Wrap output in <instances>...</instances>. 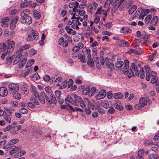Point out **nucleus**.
<instances>
[{"label": "nucleus", "instance_id": "nucleus-1", "mask_svg": "<svg viewBox=\"0 0 159 159\" xmlns=\"http://www.w3.org/2000/svg\"><path fill=\"white\" fill-rule=\"evenodd\" d=\"M87 103V102L85 101L84 98L83 100L80 97L77 96L76 94H72L71 95V97H70V103L74 106H77L78 104L80 105L81 107L84 108Z\"/></svg>", "mask_w": 159, "mask_h": 159}, {"label": "nucleus", "instance_id": "nucleus-2", "mask_svg": "<svg viewBox=\"0 0 159 159\" xmlns=\"http://www.w3.org/2000/svg\"><path fill=\"white\" fill-rule=\"evenodd\" d=\"M21 147L20 146H12L7 147V145H5L3 147V148L6 149L7 152H9L10 155H13L18 151L21 150Z\"/></svg>", "mask_w": 159, "mask_h": 159}, {"label": "nucleus", "instance_id": "nucleus-3", "mask_svg": "<svg viewBox=\"0 0 159 159\" xmlns=\"http://www.w3.org/2000/svg\"><path fill=\"white\" fill-rule=\"evenodd\" d=\"M122 1H106L104 7H112L115 8L118 7Z\"/></svg>", "mask_w": 159, "mask_h": 159}, {"label": "nucleus", "instance_id": "nucleus-4", "mask_svg": "<svg viewBox=\"0 0 159 159\" xmlns=\"http://www.w3.org/2000/svg\"><path fill=\"white\" fill-rule=\"evenodd\" d=\"M79 5V3L77 2H74L70 3V8H72V11L73 12L76 11L79 15L81 16H83L85 14V11L83 10L79 9H76Z\"/></svg>", "mask_w": 159, "mask_h": 159}, {"label": "nucleus", "instance_id": "nucleus-5", "mask_svg": "<svg viewBox=\"0 0 159 159\" xmlns=\"http://www.w3.org/2000/svg\"><path fill=\"white\" fill-rule=\"evenodd\" d=\"M6 43L7 45V52H12L14 50L15 48V42L13 41L8 39L7 40Z\"/></svg>", "mask_w": 159, "mask_h": 159}, {"label": "nucleus", "instance_id": "nucleus-6", "mask_svg": "<svg viewBox=\"0 0 159 159\" xmlns=\"http://www.w3.org/2000/svg\"><path fill=\"white\" fill-rule=\"evenodd\" d=\"M35 98H37L41 103L44 104L45 103V99L46 100L48 96L44 92H41L39 94H38L37 96H36Z\"/></svg>", "mask_w": 159, "mask_h": 159}, {"label": "nucleus", "instance_id": "nucleus-7", "mask_svg": "<svg viewBox=\"0 0 159 159\" xmlns=\"http://www.w3.org/2000/svg\"><path fill=\"white\" fill-rule=\"evenodd\" d=\"M13 56L15 57L13 61V64L15 65L19 62L20 58L22 56V54L21 52L17 50L14 53Z\"/></svg>", "mask_w": 159, "mask_h": 159}, {"label": "nucleus", "instance_id": "nucleus-8", "mask_svg": "<svg viewBox=\"0 0 159 159\" xmlns=\"http://www.w3.org/2000/svg\"><path fill=\"white\" fill-rule=\"evenodd\" d=\"M9 90L11 93L18 91L19 89V85L15 83H12L8 85Z\"/></svg>", "mask_w": 159, "mask_h": 159}, {"label": "nucleus", "instance_id": "nucleus-9", "mask_svg": "<svg viewBox=\"0 0 159 159\" xmlns=\"http://www.w3.org/2000/svg\"><path fill=\"white\" fill-rule=\"evenodd\" d=\"M106 90L103 89L101 90L96 95L95 97V98L97 100H99L103 98L106 96Z\"/></svg>", "mask_w": 159, "mask_h": 159}, {"label": "nucleus", "instance_id": "nucleus-10", "mask_svg": "<svg viewBox=\"0 0 159 159\" xmlns=\"http://www.w3.org/2000/svg\"><path fill=\"white\" fill-rule=\"evenodd\" d=\"M65 102L66 104L61 105V109H66L69 111L70 110V99L69 96H68L67 97L65 98Z\"/></svg>", "mask_w": 159, "mask_h": 159}, {"label": "nucleus", "instance_id": "nucleus-11", "mask_svg": "<svg viewBox=\"0 0 159 159\" xmlns=\"http://www.w3.org/2000/svg\"><path fill=\"white\" fill-rule=\"evenodd\" d=\"M21 21L24 24L30 25L32 22V19L30 16H27V17L21 19Z\"/></svg>", "mask_w": 159, "mask_h": 159}, {"label": "nucleus", "instance_id": "nucleus-12", "mask_svg": "<svg viewBox=\"0 0 159 159\" xmlns=\"http://www.w3.org/2000/svg\"><path fill=\"white\" fill-rule=\"evenodd\" d=\"M84 100L85 101H87V106L88 107H89L90 108L93 110H96L97 107V105L93 103L87 98H84Z\"/></svg>", "mask_w": 159, "mask_h": 159}, {"label": "nucleus", "instance_id": "nucleus-13", "mask_svg": "<svg viewBox=\"0 0 159 159\" xmlns=\"http://www.w3.org/2000/svg\"><path fill=\"white\" fill-rule=\"evenodd\" d=\"M7 94L8 91L6 87H2L0 88V95L1 96H6Z\"/></svg>", "mask_w": 159, "mask_h": 159}, {"label": "nucleus", "instance_id": "nucleus-14", "mask_svg": "<svg viewBox=\"0 0 159 159\" xmlns=\"http://www.w3.org/2000/svg\"><path fill=\"white\" fill-rule=\"evenodd\" d=\"M31 47V46L30 44H25L21 46L17 51L22 53L23 50L27 49Z\"/></svg>", "mask_w": 159, "mask_h": 159}, {"label": "nucleus", "instance_id": "nucleus-15", "mask_svg": "<svg viewBox=\"0 0 159 159\" xmlns=\"http://www.w3.org/2000/svg\"><path fill=\"white\" fill-rule=\"evenodd\" d=\"M148 98H142L139 100L140 105L141 106L144 107L148 103Z\"/></svg>", "mask_w": 159, "mask_h": 159}, {"label": "nucleus", "instance_id": "nucleus-16", "mask_svg": "<svg viewBox=\"0 0 159 159\" xmlns=\"http://www.w3.org/2000/svg\"><path fill=\"white\" fill-rule=\"evenodd\" d=\"M118 42L116 43V44L119 46L122 47H125L129 45L128 42H125L123 40L120 39Z\"/></svg>", "mask_w": 159, "mask_h": 159}, {"label": "nucleus", "instance_id": "nucleus-17", "mask_svg": "<svg viewBox=\"0 0 159 159\" xmlns=\"http://www.w3.org/2000/svg\"><path fill=\"white\" fill-rule=\"evenodd\" d=\"M96 14H102L106 17L107 16V12L106 10L102 9L101 7H98L97 10Z\"/></svg>", "mask_w": 159, "mask_h": 159}, {"label": "nucleus", "instance_id": "nucleus-18", "mask_svg": "<svg viewBox=\"0 0 159 159\" xmlns=\"http://www.w3.org/2000/svg\"><path fill=\"white\" fill-rule=\"evenodd\" d=\"M29 14L30 10L29 9H26L22 11L20 13L21 19L27 17V16H29L28 15Z\"/></svg>", "mask_w": 159, "mask_h": 159}, {"label": "nucleus", "instance_id": "nucleus-19", "mask_svg": "<svg viewBox=\"0 0 159 159\" xmlns=\"http://www.w3.org/2000/svg\"><path fill=\"white\" fill-rule=\"evenodd\" d=\"M131 68L134 71L135 75L138 76L140 74L139 70H138L137 67L136 66L134 63H132L131 64Z\"/></svg>", "mask_w": 159, "mask_h": 159}, {"label": "nucleus", "instance_id": "nucleus-20", "mask_svg": "<svg viewBox=\"0 0 159 159\" xmlns=\"http://www.w3.org/2000/svg\"><path fill=\"white\" fill-rule=\"evenodd\" d=\"M50 95V100L49 99L48 97L47 99H46V101L49 103H53L55 104L57 102L56 98L53 97L51 94Z\"/></svg>", "mask_w": 159, "mask_h": 159}, {"label": "nucleus", "instance_id": "nucleus-21", "mask_svg": "<svg viewBox=\"0 0 159 159\" xmlns=\"http://www.w3.org/2000/svg\"><path fill=\"white\" fill-rule=\"evenodd\" d=\"M9 20V18L8 17H6L2 19L1 22L2 23V26L4 27H7L8 25L7 22Z\"/></svg>", "mask_w": 159, "mask_h": 159}, {"label": "nucleus", "instance_id": "nucleus-22", "mask_svg": "<svg viewBox=\"0 0 159 159\" xmlns=\"http://www.w3.org/2000/svg\"><path fill=\"white\" fill-rule=\"evenodd\" d=\"M67 84V82L66 80H64L63 83L60 84H56V85L58 86L60 89H64L66 86Z\"/></svg>", "mask_w": 159, "mask_h": 159}, {"label": "nucleus", "instance_id": "nucleus-23", "mask_svg": "<svg viewBox=\"0 0 159 159\" xmlns=\"http://www.w3.org/2000/svg\"><path fill=\"white\" fill-rule=\"evenodd\" d=\"M125 65L124 68L123 70V72L125 74H127L128 73V68L129 66V62L128 60H125Z\"/></svg>", "mask_w": 159, "mask_h": 159}, {"label": "nucleus", "instance_id": "nucleus-24", "mask_svg": "<svg viewBox=\"0 0 159 159\" xmlns=\"http://www.w3.org/2000/svg\"><path fill=\"white\" fill-rule=\"evenodd\" d=\"M19 139H14L9 141L6 145L11 146L14 145L19 142Z\"/></svg>", "mask_w": 159, "mask_h": 159}, {"label": "nucleus", "instance_id": "nucleus-25", "mask_svg": "<svg viewBox=\"0 0 159 159\" xmlns=\"http://www.w3.org/2000/svg\"><path fill=\"white\" fill-rule=\"evenodd\" d=\"M131 31V30L128 27H123L120 30V32L123 33H130Z\"/></svg>", "mask_w": 159, "mask_h": 159}, {"label": "nucleus", "instance_id": "nucleus-26", "mask_svg": "<svg viewBox=\"0 0 159 159\" xmlns=\"http://www.w3.org/2000/svg\"><path fill=\"white\" fill-rule=\"evenodd\" d=\"M26 61L27 59L25 58H23L22 59H20L17 64L19 66V67L20 68L22 67L25 64Z\"/></svg>", "mask_w": 159, "mask_h": 159}, {"label": "nucleus", "instance_id": "nucleus-27", "mask_svg": "<svg viewBox=\"0 0 159 159\" xmlns=\"http://www.w3.org/2000/svg\"><path fill=\"white\" fill-rule=\"evenodd\" d=\"M123 96V94L121 93H115L113 94V97L117 99H121Z\"/></svg>", "mask_w": 159, "mask_h": 159}, {"label": "nucleus", "instance_id": "nucleus-28", "mask_svg": "<svg viewBox=\"0 0 159 159\" xmlns=\"http://www.w3.org/2000/svg\"><path fill=\"white\" fill-rule=\"evenodd\" d=\"M124 64V62L120 60H118L115 63V66L117 68H120L122 67Z\"/></svg>", "mask_w": 159, "mask_h": 159}, {"label": "nucleus", "instance_id": "nucleus-29", "mask_svg": "<svg viewBox=\"0 0 159 159\" xmlns=\"http://www.w3.org/2000/svg\"><path fill=\"white\" fill-rule=\"evenodd\" d=\"M31 70V68H29L26 70H23L21 74L22 76L25 77L27 76L30 72Z\"/></svg>", "mask_w": 159, "mask_h": 159}, {"label": "nucleus", "instance_id": "nucleus-30", "mask_svg": "<svg viewBox=\"0 0 159 159\" xmlns=\"http://www.w3.org/2000/svg\"><path fill=\"white\" fill-rule=\"evenodd\" d=\"M87 64L88 66L90 67H92L94 65V62L91 57L88 58Z\"/></svg>", "mask_w": 159, "mask_h": 159}, {"label": "nucleus", "instance_id": "nucleus-31", "mask_svg": "<svg viewBox=\"0 0 159 159\" xmlns=\"http://www.w3.org/2000/svg\"><path fill=\"white\" fill-rule=\"evenodd\" d=\"M31 32V34L33 36L34 39H37L39 35V33L38 32L35 30H32Z\"/></svg>", "mask_w": 159, "mask_h": 159}, {"label": "nucleus", "instance_id": "nucleus-32", "mask_svg": "<svg viewBox=\"0 0 159 159\" xmlns=\"http://www.w3.org/2000/svg\"><path fill=\"white\" fill-rule=\"evenodd\" d=\"M33 13L34 14V16L35 19H39L40 18L41 16L40 13L38 11L34 10L33 11Z\"/></svg>", "mask_w": 159, "mask_h": 159}, {"label": "nucleus", "instance_id": "nucleus-33", "mask_svg": "<svg viewBox=\"0 0 159 159\" xmlns=\"http://www.w3.org/2000/svg\"><path fill=\"white\" fill-rule=\"evenodd\" d=\"M71 14L73 15L72 17H71V19L72 20V23L73 24H76L78 25L77 24V23L78 22V19L75 16V13H72V14Z\"/></svg>", "mask_w": 159, "mask_h": 159}, {"label": "nucleus", "instance_id": "nucleus-34", "mask_svg": "<svg viewBox=\"0 0 159 159\" xmlns=\"http://www.w3.org/2000/svg\"><path fill=\"white\" fill-rule=\"evenodd\" d=\"M85 55L84 54H80L78 57V58L80 59V61L83 63L86 62L85 60Z\"/></svg>", "mask_w": 159, "mask_h": 159}, {"label": "nucleus", "instance_id": "nucleus-35", "mask_svg": "<svg viewBox=\"0 0 159 159\" xmlns=\"http://www.w3.org/2000/svg\"><path fill=\"white\" fill-rule=\"evenodd\" d=\"M31 2L29 1L28 2L27 1H25V2H24L20 4V6L21 7H29L30 4Z\"/></svg>", "mask_w": 159, "mask_h": 159}, {"label": "nucleus", "instance_id": "nucleus-36", "mask_svg": "<svg viewBox=\"0 0 159 159\" xmlns=\"http://www.w3.org/2000/svg\"><path fill=\"white\" fill-rule=\"evenodd\" d=\"M157 53V51L154 50L153 52L149 55L148 59L151 61L156 56Z\"/></svg>", "mask_w": 159, "mask_h": 159}, {"label": "nucleus", "instance_id": "nucleus-37", "mask_svg": "<svg viewBox=\"0 0 159 159\" xmlns=\"http://www.w3.org/2000/svg\"><path fill=\"white\" fill-rule=\"evenodd\" d=\"M30 100L34 105H38L39 104V101L33 96H31Z\"/></svg>", "mask_w": 159, "mask_h": 159}, {"label": "nucleus", "instance_id": "nucleus-38", "mask_svg": "<svg viewBox=\"0 0 159 159\" xmlns=\"http://www.w3.org/2000/svg\"><path fill=\"white\" fill-rule=\"evenodd\" d=\"M4 118L8 123H10L11 122V119L10 116L8 114H5L4 115Z\"/></svg>", "mask_w": 159, "mask_h": 159}, {"label": "nucleus", "instance_id": "nucleus-39", "mask_svg": "<svg viewBox=\"0 0 159 159\" xmlns=\"http://www.w3.org/2000/svg\"><path fill=\"white\" fill-rule=\"evenodd\" d=\"M90 92V88L89 86L86 87L83 90L82 93L84 95H87Z\"/></svg>", "mask_w": 159, "mask_h": 159}, {"label": "nucleus", "instance_id": "nucleus-40", "mask_svg": "<svg viewBox=\"0 0 159 159\" xmlns=\"http://www.w3.org/2000/svg\"><path fill=\"white\" fill-rule=\"evenodd\" d=\"M137 9V7L136 5H133L132 7L129 9V14H132Z\"/></svg>", "mask_w": 159, "mask_h": 159}, {"label": "nucleus", "instance_id": "nucleus-41", "mask_svg": "<svg viewBox=\"0 0 159 159\" xmlns=\"http://www.w3.org/2000/svg\"><path fill=\"white\" fill-rule=\"evenodd\" d=\"M152 16L151 15H149L146 17L144 20V21L146 24H148L152 18Z\"/></svg>", "mask_w": 159, "mask_h": 159}, {"label": "nucleus", "instance_id": "nucleus-42", "mask_svg": "<svg viewBox=\"0 0 159 159\" xmlns=\"http://www.w3.org/2000/svg\"><path fill=\"white\" fill-rule=\"evenodd\" d=\"M158 20V18L157 16H154L152 20L151 23L152 25H155L157 23Z\"/></svg>", "mask_w": 159, "mask_h": 159}, {"label": "nucleus", "instance_id": "nucleus-43", "mask_svg": "<svg viewBox=\"0 0 159 159\" xmlns=\"http://www.w3.org/2000/svg\"><path fill=\"white\" fill-rule=\"evenodd\" d=\"M6 48V44L5 43L2 42L0 44V51H4Z\"/></svg>", "mask_w": 159, "mask_h": 159}, {"label": "nucleus", "instance_id": "nucleus-44", "mask_svg": "<svg viewBox=\"0 0 159 159\" xmlns=\"http://www.w3.org/2000/svg\"><path fill=\"white\" fill-rule=\"evenodd\" d=\"M34 60L33 59L29 60L26 64V68L30 66L34 63Z\"/></svg>", "mask_w": 159, "mask_h": 159}, {"label": "nucleus", "instance_id": "nucleus-45", "mask_svg": "<svg viewBox=\"0 0 159 159\" xmlns=\"http://www.w3.org/2000/svg\"><path fill=\"white\" fill-rule=\"evenodd\" d=\"M148 157L150 159H156L158 157V156L156 154H152L149 155Z\"/></svg>", "mask_w": 159, "mask_h": 159}, {"label": "nucleus", "instance_id": "nucleus-46", "mask_svg": "<svg viewBox=\"0 0 159 159\" xmlns=\"http://www.w3.org/2000/svg\"><path fill=\"white\" fill-rule=\"evenodd\" d=\"M34 39L33 36L30 34H28L26 38V41L27 42H30L33 41Z\"/></svg>", "mask_w": 159, "mask_h": 159}, {"label": "nucleus", "instance_id": "nucleus-47", "mask_svg": "<svg viewBox=\"0 0 159 159\" xmlns=\"http://www.w3.org/2000/svg\"><path fill=\"white\" fill-rule=\"evenodd\" d=\"M13 96L15 98L17 99H20L21 98V95L20 94V93L16 92L13 94Z\"/></svg>", "mask_w": 159, "mask_h": 159}, {"label": "nucleus", "instance_id": "nucleus-48", "mask_svg": "<svg viewBox=\"0 0 159 159\" xmlns=\"http://www.w3.org/2000/svg\"><path fill=\"white\" fill-rule=\"evenodd\" d=\"M143 11V10L142 8H139L138 9L136 13L135 14V16L139 15V14H141Z\"/></svg>", "mask_w": 159, "mask_h": 159}, {"label": "nucleus", "instance_id": "nucleus-49", "mask_svg": "<svg viewBox=\"0 0 159 159\" xmlns=\"http://www.w3.org/2000/svg\"><path fill=\"white\" fill-rule=\"evenodd\" d=\"M114 106L116 109L120 111H121L123 109V106L118 105L117 104H115Z\"/></svg>", "mask_w": 159, "mask_h": 159}, {"label": "nucleus", "instance_id": "nucleus-50", "mask_svg": "<svg viewBox=\"0 0 159 159\" xmlns=\"http://www.w3.org/2000/svg\"><path fill=\"white\" fill-rule=\"evenodd\" d=\"M144 154V151L143 149L139 150L138 152V155L137 156L143 157Z\"/></svg>", "mask_w": 159, "mask_h": 159}, {"label": "nucleus", "instance_id": "nucleus-51", "mask_svg": "<svg viewBox=\"0 0 159 159\" xmlns=\"http://www.w3.org/2000/svg\"><path fill=\"white\" fill-rule=\"evenodd\" d=\"M20 112L23 114H27L28 112V110L25 108H22L20 109Z\"/></svg>", "mask_w": 159, "mask_h": 159}, {"label": "nucleus", "instance_id": "nucleus-52", "mask_svg": "<svg viewBox=\"0 0 159 159\" xmlns=\"http://www.w3.org/2000/svg\"><path fill=\"white\" fill-rule=\"evenodd\" d=\"M44 90L48 94H51L52 91L50 87H46L44 88Z\"/></svg>", "mask_w": 159, "mask_h": 159}, {"label": "nucleus", "instance_id": "nucleus-53", "mask_svg": "<svg viewBox=\"0 0 159 159\" xmlns=\"http://www.w3.org/2000/svg\"><path fill=\"white\" fill-rule=\"evenodd\" d=\"M145 69L146 70V74H150V72L151 71V69L150 67L148 66H145L144 67Z\"/></svg>", "mask_w": 159, "mask_h": 159}, {"label": "nucleus", "instance_id": "nucleus-54", "mask_svg": "<svg viewBox=\"0 0 159 159\" xmlns=\"http://www.w3.org/2000/svg\"><path fill=\"white\" fill-rule=\"evenodd\" d=\"M128 73L129 74L128 75V76L129 78H131L132 76H134V72L131 69H129Z\"/></svg>", "mask_w": 159, "mask_h": 159}, {"label": "nucleus", "instance_id": "nucleus-55", "mask_svg": "<svg viewBox=\"0 0 159 159\" xmlns=\"http://www.w3.org/2000/svg\"><path fill=\"white\" fill-rule=\"evenodd\" d=\"M16 23L13 20H11L10 24V28L11 29H13L15 28L16 26Z\"/></svg>", "mask_w": 159, "mask_h": 159}, {"label": "nucleus", "instance_id": "nucleus-56", "mask_svg": "<svg viewBox=\"0 0 159 159\" xmlns=\"http://www.w3.org/2000/svg\"><path fill=\"white\" fill-rule=\"evenodd\" d=\"M102 35H107L108 36H111L112 34V32H109L107 31H102Z\"/></svg>", "mask_w": 159, "mask_h": 159}, {"label": "nucleus", "instance_id": "nucleus-57", "mask_svg": "<svg viewBox=\"0 0 159 159\" xmlns=\"http://www.w3.org/2000/svg\"><path fill=\"white\" fill-rule=\"evenodd\" d=\"M61 94V92L59 90H57L55 91V95L57 99L60 98Z\"/></svg>", "mask_w": 159, "mask_h": 159}, {"label": "nucleus", "instance_id": "nucleus-58", "mask_svg": "<svg viewBox=\"0 0 159 159\" xmlns=\"http://www.w3.org/2000/svg\"><path fill=\"white\" fill-rule=\"evenodd\" d=\"M140 72L141 74L140 75V77L142 79H143L144 78L145 75H144V70L143 68H141Z\"/></svg>", "mask_w": 159, "mask_h": 159}, {"label": "nucleus", "instance_id": "nucleus-59", "mask_svg": "<svg viewBox=\"0 0 159 159\" xmlns=\"http://www.w3.org/2000/svg\"><path fill=\"white\" fill-rule=\"evenodd\" d=\"M21 127L20 125L14 126L12 127V130H14L15 131H17L21 129Z\"/></svg>", "mask_w": 159, "mask_h": 159}, {"label": "nucleus", "instance_id": "nucleus-60", "mask_svg": "<svg viewBox=\"0 0 159 159\" xmlns=\"http://www.w3.org/2000/svg\"><path fill=\"white\" fill-rule=\"evenodd\" d=\"M93 52L92 55L93 57L94 58H95V57L97 55V50L96 48H93L92 50Z\"/></svg>", "mask_w": 159, "mask_h": 159}, {"label": "nucleus", "instance_id": "nucleus-61", "mask_svg": "<svg viewBox=\"0 0 159 159\" xmlns=\"http://www.w3.org/2000/svg\"><path fill=\"white\" fill-rule=\"evenodd\" d=\"M102 106L104 108H107L109 106V104L107 101H105L103 102H102Z\"/></svg>", "mask_w": 159, "mask_h": 159}, {"label": "nucleus", "instance_id": "nucleus-62", "mask_svg": "<svg viewBox=\"0 0 159 159\" xmlns=\"http://www.w3.org/2000/svg\"><path fill=\"white\" fill-rule=\"evenodd\" d=\"M25 153L26 152L25 151L22 150L17 153V154H16L15 155H16V154H17L18 156L20 157L24 155L25 154Z\"/></svg>", "mask_w": 159, "mask_h": 159}, {"label": "nucleus", "instance_id": "nucleus-63", "mask_svg": "<svg viewBox=\"0 0 159 159\" xmlns=\"http://www.w3.org/2000/svg\"><path fill=\"white\" fill-rule=\"evenodd\" d=\"M108 111L109 113L112 114L115 111V110L114 107H110L109 108V109L108 110Z\"/></svg>", "mask_w": 159, "mask_h": 159}, {"label": "nucleus", "instance_id": "nucleus-64", "mask_svg": "<svg viewBox=\"0 0 159 159\" xmlns=\"http://www.w3.org/2000/svg\"><path fill=\"white\" fill-rule=\"evenodd\" d=\"M15 32L13 30H11L9 31V35L11 38H13L15 35Z\"/></svg>", "mask_w": 159, "mask_h": 159}]
</instances>
